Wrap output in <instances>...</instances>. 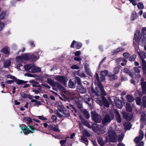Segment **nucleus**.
<instances>
[{
  "label": "nucleus",
  "mask_w": 146,
  "mask_h": 146,
  "mask_svg": "<svg viewBox=\"0 0 146 146\" xmlns=\"http://www.w3.org/2000/svg\"><path fill=\"white\" fill-rule=\"evenodd\" d=\"M62 113L64 114V117H68L69 116L70 113L68 110H67L66 109L64 110V111L62 112Z\"/></svg>",
  "instance_id": "nucleus-37"
},
{
  "label": "nucleus",
  "mask_w": 146,
  "mask_h": 146,
  "mask_svg": "<svg viewBox=\"0 0 146 146\" xmlns=\"http://www.w3.org/2000/svg\"><path fill=\"white\" fill-rule=\"evenodd\" d=\"M139 1L140 0H129L130 2L134 6L136 5L137 2Z\"/></svg>",
  "instance_id": "nucleus-52"
},
{
  "label": "nucleus",
  "mask_w": 146,
  "mask_h": 146,
  "mask_svg": "<svg viewBox=\"0 0 146 146\" xmlns=\"http://www.w3.org/2000/svg\"><path fill=\"white\" fill-rule=\"evenodd\" d=\"M141 35H146V27L143 28L141 30Z\"/></svg>",
  "instance_id": "nucleus-60"
},
{
  "label": "nucleus",
  "mask_w": 146,
  "mask_h": 146,
  "mask_svg": "<svg viewBox=\"0 0 146 146\" xmlns=\"http://www.w3.org/2000/svg\"><path fill=\"white\" fill-rule=\"evenodd\" d=\"M142 67L143 73L145 74L146 71V61L144 60H142Z\"/></svg>",
  "instance_id": "nucleus-29"
},
{
  "label": "nucleus",
  "mask_w": 146,
  "mask_h": 146,
  "mask_svg": "<svg viewBox=\"0 0 146 146\" xmlns=\"http://www.w3.org/2000/svg\"><path fill=\"white\" fill-rule=\"evenodd\" d=\"M92 120L95 123H100L102 120V117L96 111H93L91 112Z\"/></svg>",
  "instance_id": "nucleus-6"
},
{
  "label": "nucleus",
  "mask_w": 146,
  "mask_h": 146,
  "mask_svg": "<svg viewBox=\"0 0 146 146\" xmlns=\"http://www.w3.org/2000/svg\"><path fill=\"white\" fill-rule=\"evenodd\" d=\"M139 135L138 137H139L142 140L143 138L144 133L143 132V131L141 129H140L139 130Z\"/></svg>",
  "instance_id": "nucleus-51"
},
{
  "label": "nucleus",
  "mask_w": 146,
  "mask_h": 146,
  "mask_svg": "<svg viewBox=\"0 0 146 146\" xmlns=\"http://www.w3.org/2000/svg\"><path fill=\"white\" fill-rule=\"evenodd\" d=\"M83 113L84 115V117L86 119H88L90 117V114L88 111L86 110H84Z\"/></svg>",
  "instance_id": "nucleus-30"
},
{
  "label": "nucleus",
  "mask_w": 146,
  "mask_h": 146,
  "mask_svg": "<svg viewBox=\"0 0 146 146\" xmlns=\"http://www.w3.org/2000/svg\"><path fill=\"white\" fill-rule=\"evenodd\" d=\"M138 16L135 11H133L131 13L130 19L131 21H133L137 19Z\"/></svg>",
  "instance_id": "nucleus-18"
},
{
  "label": "nucleus",
  "mask_w": 146,
  "mask_h": 146,
  "mask_svg": "<svg viewBox=\"0 0 146 146\" xmlns=\"http://www.w3.org/2000/svg\"><path fill=\"white\" fill-rule=\"evenodd\" d=\"M146 118V114L145 112L142 113L141 115L140 120L142 121Z\"/></svg>",
  "instance_id": "nucleus-57"
},
{
  "label": "nucleus",
  "mask_w": 146,
  "mask_h": 146,
  "mask_svg": "<svg viewBox=\"0 0 146 146\" xmlns=\"http://www.w3.org/2000/svg\"><path fill=\"white\" fill-rule=\"evenodd\" d=\"M82 46V43L78 42L75 40H74L70 45V47L72 48H76L77 49H79Z\"/></svg>",
  "instance_id": "nucleus-11"
},
{
  "label": "nucleus",
  "mask_w": 146,
  "mask_h": 146,
  "mask_svg": "<svg viewBox=\"0 0 146 146\" xmlns=\"http://www.w3.org/2000/svg\"><path fill=\"white\" fill-rule=\"evenodd\" d=\"M121 67V66L120 65L115 67L113 70V73L114 74H118Z\"/></svg>",
  "instance_id": "nucleus-36"
},
{
  "label": "nucleus",
  "mask_w": 146,
  "mask_h": 146,
  "mask_svg": "<svg viewBox=\"0 0 146 146\" xmlns=\"http://www.w3.org/2000/svg\"><path fill=\"white\" fill-rule=\"evenodd\" d=\"M134 39L137 42H141L142 45L146 43V36L144 35H141L139 30L136 31L134 34Z\"/></svg>",
  "instance_id": "nucleus-1"
},
{
  "label": "nucleus",
  "mask_w": 146,
  "mask_h": 146,
  "mask_svg": "<svg viewBox=\"0 0 146 146\" xmlns=\"http://www.w3.org/2000/svg\"><path fill=\"white\" fill-rule=\"evenodd\" d=\"M80 119L81 120V122L82 124L84 125L90 129H91L92 128L93 130H95L96 127H97V125L96 124H93L92 125H91L88 123V122L84 119L82 117L81 115H80L79 116Z\"/></svg>",
  "instance_id": "nucleus-7"
},
{
  "label": "nucleus",
  "mask_w": 146,
  "mask_h": 146,
  "mask_svg": "<svg viewBox=\"0 0 146 146\" xmlns=\"http://www.w3.org/2000/svg\"><path fill=\"white\" fill-rule=\"evenodd\" d=\"M1 51L2 52L6 54H7L9 53V51H8L7 48H3L1 50Z\"/></svg>",
  "instance_id": "nucleus-54"
},
{
  "label": "nucleus",
  "mask_w": 146,
  "mask_h": 146,
  "mask_svg": "<svg viewBox=\"0 0 146 146\" xmlns=\"http://www.w3.org/2000/svg\"><path fill=\"white\" fill-rule=\"evenodd\" d=\"M23 126L20 127L21 129L23 131L24 134L27 135L30 133H33L34 132L35 129L33 125H31L30 124L28 125L27 126L25 125H23Z\"/></svg>",
  "instance_id": "nucleus-2"
},
{
  "label": "nucleus",
  "mask_w": 146,
  "mask_h": 146,
  "mask_svg": "<svg viewBox=\"0 0 146 146\" xmlns=\"http://www.w3.org/2000/svg\"><path fill=\"white\" fill-rule=\"evenodd\" d=\"M30 60L32 61H35L39 58V56L38 55H35L33 54L32 55L30 54Z\"/></svg>",
  "instance_id": "nucleus-20"
},
{
  "label": "nucleus",
  "mask_w": 146,
  "mask_h": 146,
  "mask_svg": "<svg viewBox=\"0 0 146 146\" xmlns=\"http://www.w3.org/2000/svg\"><path fill=\"white\" fill-rule=\"evenodd\" d=\"M136 57V55L135 54L131 56L129 58V60L131 62L134 61Z\"/></svg>",
  "instance_id": "nucleus-48"
},
{
  "label": "nucleus",
  "mask_w": 146,
  "mask_h": 146,
  "mask_svg": "<svg viewBox=\"0 0 146 146\" xmlns=\"http://www.w3.org/2000/svg\"><path fill=\"white\" fill-rule=\"evenodd\" d=\"M123 56L124 57V58H125L127 59L130 56V54L127 52H125L123 54Z\"/></svg>",
  "instance_id": "nucleus-62"
},
{
  "label": "nucleus",
  "mask_w": 146,
  "mask_h": 146,
  "mask_svg": "<svg viewBox=\"0 0 146 146\" xmlns=\"http://www.w3.org/2000/svg\"><path fill=\"white\" fill-rule=\"evenodd\" d=\"M25 69L26 70H29L32 68V66L31 64H27L24 66Z\"/></svg>",
  "instance_id": "nucleus-47"
},
{
  "label": "nucleus",
  "mask_w": 146,
  "mask_h": 146,
  "mask_svg": "<svg viewBox=\"0 0 146 146\" xmlns=\"http://www.w3.org/2000/svg\"><path fill=\"white\" fill-rule=\"evenodd\" d=\"M88 65L87 64H85L84 66V68L85 72L87 75L92 77L93 76V75L90 70V69L88 68Z\"/></svg>",
  "instance_id": "nucleus-16"
},
{
  "label": "nucleus",
  "mask_w": 146,
  "mask_h": 146,
  "mask_svg": "<svg viewBox=\"0 0 146 146\" xmlns=\"http://www.w3.org/2000/svg\"><path fill=\"white\" fill-rule=\"evenodd\" d=\"M142 104L141 106V108H146V96H143L142 98Z\"/></svg>",
  "instance_id": "nucleus-33"
},
{
  "label": "nucleus",
  "mask_w": 146,
  "mask_h": 146,
  "mask_svg": "<svg viewBox=\"0 0 146 146\" xmlns=\"http://www.w3.org/2000/svg\"><path fill=\"white\" fill-rule=\"evenodd\" d=\"M31 101L35 103L34 104V106H35L36 105L39 106L41 105V103L40 101H37V100L35 99H32L31 100Z\"/></svg>",
  "instance_id": "nucleus-44"
},
{
  "label": "nucleus",
  "mask_w": 146,
  "mask_h": 146,
  "mask_svg": "<svg viewBox=\"0 0 146 146\" xmlns=\"http://www.w3.org/2000/svg\"><path fill=\"white\" fill-rule=\"evenodd\" d=\"M126 98L127 101L130 102H132L134 100L133 97L131 95H128L126 96Z\"/></svg>",
  "instance_id": "nucleus-38"
},
{
  "label": "nucleus",
  "mask_w": 146,
  "mask_h": 146,
  "mask_svg": "<svg viewBox=\"0 0 146 146\" xmlns=\"http://www.w3.org/2000/svg\"><path fill=\"white\" fill-rule=\"evenodd\" d=\"M61 96L62 98L59 97V98L61 100H64V101H66L68 100V97L64 94H62Z\"/></svg>",
  "instance_id": "nucleus-53"
},
{
  "label": "nucleus",
  "mask_w": 146,
  "mask_h": 146,
  "mask_svg": "<svg viewBox=\"0 0 146 146\" xmlns=\"http://www.w3.org/2000/svg\"><path fill=\"white\" fill-rule=\"evenodd\" d=\"M66 139L61 140L60 141V143L62 146H72V144L68 143H66Z\"/></svg>",
  "instance_id": "nucleus-21"
},
{
  "label": "nucleus",
  "mask_w": 146,
  "mask_h": 146,
  "mask_svg": "<svg viewBox=\"0 0 146 146\" xmlns=\"http://www.w3.org/2000/svg\"><path fill=\"white\" fill-rule=\"evenodd\" d=\"M125 108L127 111L130 112H131L132 111V108L129 103H126Z\"/></svg>",
  "instance_id": "nucleus-28"
},
{
  "label": "nucleus",
  "mask_w": 146,
  "mask_h": 146,
  "mask_svg": "<svg viewBox=\"0 0 146 146\" xmlns=\"http://www.w3.org/2000/svg\"><path fill=\"white\" fill-rule=\"evenodd\" d=\"M58 127V125H55L54 124L50 125L48 126V128L49 130L58 132H60V131Z\"/></svg>",
  "instance_id": "nucleus-13"
},
{
  "label": "nucleus",
  "mask_w": 146,
  "mask_h": 146,
  "mask_svg": "<svg viewBox=\"0 0 146 146\" xmlns=\"http://www.w3.org/2000/svg\"><path fill=\"white\" fill-rule=\"evenodd\" d=\"M55 79L57 81L59 82L64 85L66 84V83L68 80L67 78L65 76L59 75L55 77Z\"/></svg>",
  "instance_id": "nucleus-9"
},
{
  "label": "nucleus",
  "mask_w": 146,
  "mask_h": 146,
  "mask_svg": "<svg viewBox=\"0 0 146 146\" xmlns=\"http://www.w3.org/2000/svg\"><path fill=\"white\" fill-rule=\"evenodd\" d=\"M77 91L78 92L82 94L85 93L87 92L86 89L82 85L78 86L77 87Z\"/></svg>",
  "instance_id": "nucleus-17"
},
{
  "label": "nucleus",
  "mask_w": 146,
  "mask_h": 146,
  "mask_svg": "<svg viewBox=\"0 0 146 146\" xmlns=\"http://www.w3.org/2000/svg\"><path fill=\"white\" fill-rule=\"evenodd\" d=\"M23 56H18L16 58V62L18 63L22 62L23 61Z\"/></svg>",
  "instance_id": "nucleus-39"
},
{
  "label": "nucleus",
  "mask_w": 146,
  "mask_h": 146,
  "mask_svg": "<svg viewBox=\"0 0 146 146\" xmlns=\"http://www.w3.org/2000/svg\"><path fill=\"white\" fill-rule=\"evenodd\" d=\"M99 86L95 87L94 89L93 87L91 88V90L92 93H95L96 94H98L99 92V90H98Z\"/></svg>",
  "instance_id": "nucleus-31"
},
{
  "label": "nucleus",
  "mask_w": 146,
  "mask_h": 146,
  "mask_svg": "<svg viewBox=\"0 0 146 146\" xmlns=\"http://www.w3.org/2000/svg\"><path fill=\"white\" fill-rule=\"evenodd\" d=\"M97 141L98 143L101 146H103L104 145V143L103 141L102 137H100L98 138Z\"/></svg>",
  "instance_id": "nucleus-41"
},
{
  "label": "nucleus",
  "mask_w": 146,
  "mask_h": 146,
  "mask_svg": "<svg viewBox=\"0 0 146 146\" xmlns=\"http://www.w3.org/2000/svg\"><path fill=\"white\" fill-rule=\"evenodd\" d=\"M82 136H85L86 137H89L90 136V134L86 130H84L82 132Z\"/></svg>",
  "instance_id": "nucleus-49"
},
{
  "label": "nucleus",
  "mask_w": 146,
  "mask_h": 146,
  "mask_svg": "<svg viewBox=\"0 0 146 146\" xmlns=\"http://www.w3.org/2000/svg\"><path fill=\"white\" fill-rule=\"evenodd\" d=\"M122 115L123 118L128 121H130L133 116V114L125 111L122 112Z\"/></svg>",
  "instance_id": "nucleus-10"
},
{
  "label": "nucleus",
  "mask_w": 146,
  "mask_h": 146,
  "mask_svg": "<svg viewBox=\"0 0 146 146\" xmlns=\"http://www.w3.org/2000/svg\"><path fill=\"white\" fill-rule=\"evenodd\" d=\"M135 101L136 104L140 106L142 104V101L141 98L140 97H137L135 99Z\"/></svg>",
  "instance_id": "nucleus-40"
},
{
  "label": "nucleus",
  "mask_w": 146,
  "mask_h": 146,
  "mask_svg": "<svg viewBox=\"0 0 146 146\" xmlns=\"http://www.w3.org/2000/svg\"><path fill=\"white\" fill-rule=\"evenodd\" d=\"M115 117L116 120L118 123H120L121 122V118L119 113L117 111L115 112Z\"/></svg>",
  "instance_id": "nucleus-24"
},
{
  "label": "nucleus",
  "mask_w": 146,
  "mask_h": 146,
  "mask_svg": "<svg viewBox=\"0 0 146 146\" xmlns=\"http://www.w3.org/2000/svg\"><path fill=\"white\" fill-rule=\"evenodd\" d=\"M48 83L51 86H56L59 89L61 90H65L64 87L59 83L56 82L55 83L53 80L50 79H48Z\"/></svg>",
  "instance_id": "nucleus-8"
},
{
  "label": "nucleus",
  "mask_w": 146,
  "mask_h": 146,
  "mask_svg": "<svg viewBox=\"0 0 146 146\" xmlns=\"http://www.w3.org/2000/svg\"><path fill=\"white\" fill-rule=\"evenodd\" d=\"M141 89L146 88V82L144 81V79L142 78L141 81Z\"/></svg>",
  "instance_id": "nucleus-35"
},
{
  "label": "nucleus",
  "mask_w": 146,
  "mask_h": 146,
  "mask_svg": "<svg viewBox=\"0 0 146 146\" xmlns=\"http://www.w3.org/2000/svg\"><path fill=\"white\" fill-rule=\"evenodd\" d=\"M71 68L72 69H78L80 68L78 65H72L71 67Z\"/></svg>",
  "instance_id": "nucleus-63"
},
{
  "label": "nucleus",
  "mask_w": 146,
  "mask_h": 146,
  "mask_svg": "<svg viewBox=\"0 0 146 146\" xmlns=\"http://www.w3.org/2000/svg\"><path fill=\"white\" fill-rule=\"evenodd\" d=\"M81 141L84 143L87 146L88 145V141L87 137L85 136H82L81 137Z\"/></svg>",
  "instance_id": "nucleus-25"
},
{
  "label": "nucleus",
  "mask_w": 146,
  "mask_h": 146,
  "mask_svg": "<svg viewBox=\"0 0 146 146\" xmlns=\"http://www.w3.org/2000/svg\"><path fill=\"white\" fill-rule=\"evenodd\" d=\"M80 70H78L77 71V74L78 75L80 76L81 78H86V74L83 72L80 73Z\"/></svg>",
  "instance_id": "nucleus-46"
},
{
  "label": "nucleus",
  "mask_w": 146,
  "mask_h": 146,
  "mask_svg": "<svg viewBox=\"0 0 146 146\" xmlns=\"http://www.w3.org/2000/svg\"><path fill=\"white\" fill-rule=\"evenodd\" d=\"M96 102L100 106H103L104 107L108 108L109 107L110 105V103L104 96H101V100L98 99L97 100Z\"/></svg>",
  "instance_id": "nucleus-5"
},
{
  "label": "nucleus",
  "mask_w": 146,
  "mask_h": 146,
  "mask_svg": "<svg viewBox=\"0 0 146 146\" xmlns=\"http://www.w3.org/2000/svg\"><path fill=\"white\" fill-rule=\"evenodd\" d=\"M108 133L110 141L113 143L115 142L117 140V134L112 127L109 128L108 130Z\"/></svg>",
  "instance_id": "nucleus-4"
},
{
  "label": "nucleus",
  "mask_w": 146,
  "mask_h": 146,
  "mask_svg": "<svg viewBox=\"0 0 146 146\" xmlns=\"http://www.w3.org/2000/svg\"><path fill=\"white\" fill-rule=\"evenodd\" d=\"M23 60L25 61L30 60V54L29 53L24 54L22 55Z\"/></svg>",
  "instance_id": "nucleus-27"
},
{
  "label": "nucleus",
  "mask_w": 146,
  "mask_h": 146,
  "mask_svg": "<svg viewBox=\"0 0 146 146\" xmlns=\"http://www.w3.org/2000/svg\"><path fill=\"white\" fill-rule=\"evenodd\" d=\"M141 140L138 137H136L134 139V142L136 144L138 143Z\"/></svg>",
  "instance_id": "nucleus-61"
},
{
  "label": "nucleus",
  "mask_w": 146,
  "mask_h": 146,
  "mask_svg": "<svg viewBox=\"0 0 146 146\" xmlns=\"http://www.w3.org/2000/svg\"><path fill=\"white\" fill-rule=\"evenodd\" d=\"M133 70L135 72V74H139L140 72V70L138 68V67H135L133 68Z\"/></svg>",
  "instance_id": "nucleus-59"
},
{
  "label": "nucleus",
  "mask_w": 146,
  "mask_h": 146,
  "mask_svg": "<svg viewBox=\"0 0 146 146\" xmlns=\"http://www.w3.org/2000/svg\"><path fill=\"white\" fill-rule=\"evenodd\" d=\"M123 72L125 73L128 74L131 77H133V73L130 71L129 68H125L123 69Z\"/></svg>",
  "instance_id": "nucleus-23"
},
{
  "label": "nucleus",
  "mask_w": 146,
  "mask_h": 146,
  "mask_svg": "<svg viewBox=\"0 0 146 146\" xmlns=\"http://www.w3.org/2000/svg\"><path fill=\"white\" fill-rule=\"evenodd\" d=\"M76 82L74 79H70L68 83L69 87L71 88H74L76 87Z\"/></svg>",
  "instance_id": "nucleus-15"
},
{
  "label": "nucleus",
  "mask_w": 146,
  "mask_h": 146,
  "mask_svg": "<svg viewBox=\"0 0 146 146\" xmlns=\"http://www.w3.org/2000/svg\"><path fill=\"white\" fill-rule=\"evenodd\" d=\"M57 108L59 111L61 113L62 112L64 111L66 109V108L64 107L62 105H61L57 106Z\"/></svg>",
  "instance_id": "nucleus-42"
},
{
  "label": "nucleus",
  "mask_w": 146,
  "mask_h": 146,
  "mask_svg": "<svg viewBox=\"0 0 146 146\" xmlns=\"http://www.w3.org/2000/svg\"><path fill=\"white\" fill-rule=\"evenodd\" d=\"M6 14V12L2 11L0 14V19L1 20L3 19L4 18Z\"/></svg>",
  "instance_id": "nucleus-58"
},
{
  "label": "nucleus",
  "mask_w": 146,
  "mask_h": 146,
  "mask_svg": "<svg viewBox=\"0 0 146 146\" xmlns=\"http://www.w3.org/2000/svg\"><path fill=\"white\" fill-rule=\"evenodd\" d=\"M21 96L23 98L25 99L27 97V95L24 92H20Z\"/></svg>",
  "instance_id": "nucleus-64"
},
{
  "label": "nucleus",
  "mask_w": 146,
  "mask_h": 146,
  "mask_svg": "<svg viewBox=\"0 0 146 146\" xmlns=\"http://www.w3.org/2000/svg\"><path fill=\"white\" fill-rule=\"evenodd\" d=\"M5 77L8 78H10L14 80V82H16L17 83V81L18 79L14 76H13L10 74H8V75L5 76Z\"/></svg>",
  "instance_id": "nucleus-34"
},
{
  "label": "nucleus",
  "mask_w": 146,
  "mask_h": 146,
  "mask_svg": "<svg viewBox=\"0 0 146 146\" xmlns=\"http://www.w3.org/2000/svg\"><path fill=\"white\" fill-rule=\"evenodd\" d=\"M75 102L78 109H81L83 108L82 103L81 100L78 99H76L75 100Z\"/></svg>",
  "instance_id": "nucleus-19"
},
{
  "label": "nucleus",
  "mask_w": 146,
  "mask_h": 146,
  "mask_svg": "<svg viewBox=\"0 0 146 146\" xmlns=\"http://www.w3.org/2000/svg\"><path fill=\"white\" fill-rule=\"evenodd\" d=\"M28 82V81H25L21 80L18 79L17 84L18 85H22Z\"/></svg>",
  "instance_id": "nucleus-45"
},
{
  "label": "nucleus",
  "mask_w": 146,
  "mask_h": 146,
  "mask_svg": "<svg viewBox=\"0 0 146 146\" xmlns=\"http://www.w3.org/2000/svg\"><path fill=\"white\" fill-rule=\"evenodd\" d=\"M114 115L113 113H110L109 114H107L102 120V123L103 126L107 125L114 119Z\"/></svg>",
  "instance_id": "nucleus-3"
},
{
  "label": "nucleus",
  "mask_w": 146,
  "mask_h": 146,
  "mask_svg": "<svg viewBox=\"0 0 146 146\" xmlns=\"http://www.w3.org/2000/svg\"><path fill=\"white\" fill-rule=\"evenodd\" d=\"M75 79H74L76 82H76L77 84L79 85H82V82L81 81L80 78L78 76H76L75 77Z\"/></svg>",
  "instance_id": "nucleus-43"
},
{
  "label": "nucleus",
  "mask_w": 146,
  "mask_h": 146,
  "mask_svg": "<svg viewBox=\"0 0 146 146\" xmlns=\"http://www.w3.org/2000/svg\"><path fill=\"white\" fill-rule=\"evenodd\" d=\"M137 7L138 9H142L144 8V6L143 4L141 2H139L137 3Z\"/></svg>",
  "instance_id": "nucleus-50"
},
{
  "label": "nucleus",
  "mask_w": 146,
  "mask_h": 146,
  "mask_svg": "<svg viewBox=\"0 0 146 146\" xmlns=\"http://www.w3.org/2000/svg\"><path fill=\"white\" fill-rule=\"evenodd\" d=\"M11 64V61L9 60H7L4 62V66L5 68H8L10 66Z\"/></svg>",
  "instance_id": "nucleus-32"
},
{
  "label": "nucleus",
  "mask_w": 146,
  "mask_h": 146,
  "mask_svg": "<svg viewBox=\"0 0 146 146\" xmlns=\"http://www.w3.org/2000/svg\"><path fill=\"white\" fill-rule=\"evenodd\" d=\"M98 86H99L98 90H99V92L100 91V93L102 96H106V93L104 89V87L103 85L101 83H99Z\"/></svg>",
  "instance_id": "nucleus-14"
},
{
  "label": "nucleus",
  "mask_w": 146,
  "mask_h": 146,
  "mask_svg": "<svg viewBox=\"0 0 146 146\" xmlns=\"http://www.w3.org/2000/svg\"><path fill=\"white\" fill-rule=\"evenodd\" d=\"M91 98L89 97L88 95H85L84 97L83 100L86 103L90 104L89 102L90 101Z\"/></svg>",
  "instance_id": "nucleus-22"
},
{
  "label": "nucleus",
  "mask_w": 146,
  "mask_h": 146,
  "mask_svg": "<svg viewBox=\"0 0 146 146\" xmlns=\"http://www.w3.org/2000/svg\"><path fill=\"white\" fill-rule=\"evenodd\" d=\"M108 76L109 77V80L111 81H113L117 79V77L115 74H109Z\"/></svg>",
  "instance_id": "nucleus-26"
},
{
  "label": "nucleus",
  "mask_w": 146,
  "mask_h": 146,
  "mask_svg": "<svg viewBox=\"0 0 146 146\" xmlns=\"http://www.w3.org/2000/svg\"><path fill=\"white\" fill-rule=\"evenodd\" d=\"M114 102L116 106L118 108L121 109L122 108L123 104L122 101L119 98L115 97L114 99Z\"/></svg>",
  "instance_id": "nucleus-12"
},
{
  "label": "nucleus",
  "mask_w": 146,
  "mask_h": 146,
  "mask_svg": "<svg viewBox=\"0 0 146 146\" xmlns=\"http://www.w3.org/2000/svg\"><path fill=\"white\" fill-rule=\"evenodd\" d=\"M124 126L126 129L129 130L131 127V124L130 123H129L126 124Z\"/></svg>",
  "instance_id": "nucleus-56"
},
{
  "label": "nucleus",
  "mask_w": 146,
  "mask_h": 146,
  "mask_svg": "<svg viewBox=\"0 0 146 146\" xmlns=\"http://www.w3.org/2000/svg\"><path fill=\"white\" fill-rule=\"evenodd\" d=\"M108 71L107 70L102 71L101 72V75L103 76H105L108 74Z\"/></svg>",
  "instance_id": "nucleus-55"
}]
</instances>
